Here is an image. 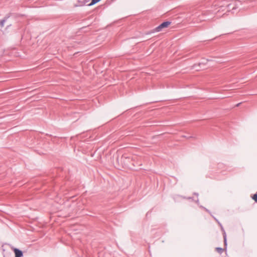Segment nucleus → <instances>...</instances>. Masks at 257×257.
I'll return each mask as SVG.
<instances>
[{
  "instance_id": "1",
  "label": "nucleus",
  "mask_w": 257,
  "mask_h": 257,
  "mask_svg": "<svg viewBox=\"0 0 257 257\" xmlns=\"http://www.w3.org/2000/svg\"><path fill=\"white\" fill-rule=\"evenodd\" d=\"M170 24L171 22L169 21L163 22L159 26L155 28L154 30V32H158L161 31L163 28H167Z\"/></svg>"
},
{
  "instance_id": "2",
  "label": "nucleus",
  "mask_w": 257,
  "mask_h": 257,
  "mask_svg": "<svg viewBox=\"0 0 257 257\" xmlns=\"http://www.w3.org/2000/svg\"><path fill=\"white\" fill-rule=\"evenodd\" d=\"M214 219H215V220L217 222L218 224L221 227V230L223 232L224 245L225 246H226L227 245V238H226V234L225 231V230H224V229L222 224L219 222V221L217 219H216L215 218H214Z\"/></svg>"
},
{
  "instance_id": "3",
  "label": "nucleus",
  "mask_w": 257,
  "mask_h": 257,
  "mask_svg": "<svg viewBox=\"0 0 257 257\" xmlns=\"http://www.w3.org/2000/svg\"><path fill=\"white\" fill-rule=\"evenodd\" d=\"M14 251L15 253V257H22L23 255V251L18 248H14Z\"/></svg>"
},
{
  "instance_id": "4",
  "label": "nucleus",
  "mask_w": 257,
  "mask_h": 257,
  "mask_svg": "<svg viewBox=\"0 0 257 257\" xmlns=\"http://www.w3.org/2000/svg\"><path fill=\"white\" fill-rule=\"evenodd\" d=\"M101 0H92L91 1V2L88 5V6H92L94 5H95V4L98 3L99 2H100Z\"/></svg>"
},
{
  "instance_id": "5",
  "label": "nucleus",
  "mask_w": 257,
  "mask_h": 257,
  "mask_svg": "<svg viewBox=\"0 0 257 257\" xmlns=\"http://www.w3.org/2000/svg\"><path fill=\"white\" fill-rule=\"evenodd\" d=\"M216 250L219 253H221L223 251V248L221 247H218L216 248Z\"/></svg>"
},
{
  "instance_id": "6",
  "label": "nucleus",
  "mask_w": 257,
  "mask_h": 257,
  "mask_svg": "<svg viewBox=\"0 0 257 257\" xmlns=\"http://www.w3.org/2000/svg\"><path fill=\"white\" fill-rule=\"evenodd\" d=\"M78 3H79V5H78V6H82L85 4V2H81L79 0H78Z\"/></svg>"
},
{
  "instance_id": "7",
  "label": "nucleus",
  "mask_w": 257,
  "mask_h": 257,
  "mask_svg": "<svg viewBox=\"0 0 257 257\" xmlns=\"http://www.w3.org/2000/svg\"><path fill=\"white\" fill-rule=\"evenodd\" d=\"M252 198L255 202H257V193L254 194Z\"/></svg>"
},
{
  "instance_id": "8",
  "label": "nucleus",
  "mask_w": 257,
  "mask_h": 257,
  "mask_svg": "<svg viewBox=\"0 0 257 257\" xmlns=\"http://www.w3.org/2000/svg\"><path fill=\"white\" fill-rule=\"evenodd\" d=\"M5 21H6V20H2V21H1V22H0V25H1V26L2 27H3V26H4V24H5Z\"/></svg>"
},
{
  "instance_id": "9",
  "label": "nucleus",
  "mask_w": 257,
  "mask_h": 257,
  "mask_svg": "<svg viewBox=\"0 0 257 257\" xmlns=\"http://www.w3.org/2000/svg\"><path fill=\"white\" fill-rule=\"evenodd\" d=\"M240 104V103H239L237 104H236V106H239Z\"/></svg>"
},
{
  "instance_id": "10",
  "label": "nucleus",
  "mask_w": 257,
  "mask_h": 257,
  "mask_svg": "<svg viewBox=\"0 0 257 257\" xmlns=\"http://www.w3.org/2000/svg\"><path fill=\"white\" fill-rule=\"evenodd\" d=\"M205 209L206 210V211L210 212L209 211L208 209H207L206 208H205Z\"/></svg>"
},
{
  "instance_id": "11",
  "label": "nucleus",
  "mask_w": 257,
  "mask_h": 257,
  "mask_svg": "<svg viewBox=\"0 0 257 257\" xmlns=\"http://www.w3.org/2000/svg\"><path fill=\"white\" fill-rule=\"evenodd\" d=\"M195 195H196L197 196L198 195V193H195Z\"/></svg>"
}]
</instances>
